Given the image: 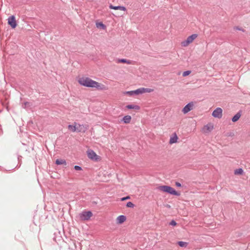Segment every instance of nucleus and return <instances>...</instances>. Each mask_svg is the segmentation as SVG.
Masks as SVG:
<instances>
[{"label": "nucleus", "mask_w": 250, "mask_h": 250, "mask_svg": "<svg viewBox=\"0 0 250 250\" xmlns=\"http://www.w3.org/2000/svg\"><path fill=\"white\" fill-rule=\"evenodd\" d=\"M79 83L84 86L87 87L96 88L98 90H103L104 88V85L101 84L88 77H82L79 79Z\"/></svg>", "instance_id": "1"}, {"label": "nucleus", "mask_w": 250, "mask_h": 250, "mask_svg": "<svg viewBox=\"0 0 250 250\" xmlns=\"http://www.w3.org/2000/svg\"><path fill=\"white\" fill-rule=\"evenodd\" d=\"M158 189L171 195L176 196H179L180 195L179 192L176 191L173 188L168 186H161L159 187Z\"/></svg>", "instance_id": "2"}, {"label": "nucleus", "mask_w": 250, "mask_h": 250, "mask_svg": "<svg viewBox=\"0 0 250 250\" xmlns=\"http://www.w3.org/2000/svg\"><path fill=\"white\" fill-rule=\"evenodd\" d=\"M197 34H193L188 36L186 40L181 42L182 46L184 47L187 46L197 37Z\"/></svg>", "instance_id": "3"}, {"label": "nucleus", "mask_w": 250, "mask_h": 250, "mask_svg": "<svg viewBox=\"0 0 250 250\" xmlns=\"http://www.w3.org/2000/svg\"><path fill=\"white\" fill-rule=\"evenodd\" d=\"M92 216V213L91 211H83L80 214V217L82 220H88Z\"/></svg>", "instance_id": "4"}, {"label": "nucleus", "mask_w": 250, "mask_h": 250, "mask_svg": "<svg viewBox=\"0 0 250 250\" xmlns=\"http://www.w3.org/2000/svg\"><path fill=\"white\" fill-rule=\"evenodd\" d=\"M87 152L88 157L91 160L95 161H98L99 160V157L93 150L88 149Z\"/></svg>", "instance_id": "5"}, {"label": "nucleus", "mask_w": 250, "mask_h": 250, "mask_svg": "<svg viewBox=\"0 0 250 250\" xmlns=\"http://www.w3.org/2000/svg\"><path fill=\"white\" fill-rule=\"evenodd\" d=\"M194 107V102H191L186 104L182 109V112L184 114H186L192 110Z\"/></svg>", "instance_id": "6"}, {"label": "nucleus", "mask_w": 250, "mask_h": 250, "mask_svg": "<svg viewBox=\"0 0 250 250\" xmlns=\"http://www.w3.org/2000/svg\"><path fill=\"white\" fill-rule=\"evenodd\" d=\"M8 23L12 28H15L17 26V22L15 17L14 15L10 16L8 19Z\"/></svg>", "instance_id": "7"}, {"label": "nucleus", "mask_w": 250, "mask_h": 250, "mask_svg": "<svg viewBox=\"0 0 250 250\" xmlns=\"http://www.w3.org/2000/svg\"><path fill=\"white\" fill-rule=\"evenodd\" d=\"M212 115L215 118H221L222 116V109L220 107L216 108L213 111Z\"/></svg>", "instance_id": "8"}, {"label": "nucleus", "mask_w": 250, "mask_h": 250, "mask_svg": "<svg viewBox=\"0 0 250 250\" xmlns=\"http://www.w3.org/2000/svg\"><path fill=\"white\" fill-rule=\"evenodd\" d=\"M126 93L129 96L142 94V88H138L135 90L127 91Z\"/></svg>", "instance_id": "9"}, {"label": "nucleus", "mask_w": 250, "mask_h": 250, "mask_svg": "<svg viewBox=\"0 0 250 250\" xmlns=\"http://www.w3.org/2000/svg\"><path fill=\"white\" fill-rule=\"evenodd\" d=\"M76 128L77 130H76V131L78 132H84L86 129L83 125L80 124L76 125Z\"/></svg>", "instance_id": "10"}, {"label": "nucleus", "mask_w": 250, "mask_h": 250, "mask_svg": "<svg viewBox=\"0 0 250 250\" xmlns=\"http://www.w3.org/2000/svg\"><path fill=\"white\" fill-rule=\"evenodd\" d=\"M109 8L111 9L114 10H121L125 11L126 9L125 6H113L111 4L109 5Z\"/></svg>", "instance_id": "11"}, {"label": "nucleus", "mask_w": 250, "mask_h": 250, "mask_svg": "<svg viewBox=\"0 0 250 250\" xmlns=\"http://www.w3.org/2000/svg\"><path fill=\"white\" fill-rule=\"evenodd\" d=\"M126 216L124 215L119 216L117 218V223L119 224H122L126 220Z\"/></svg>", "instance_id": "12"}, {"label": "nucleus", "mask_w": 250, "mask_h": 250, "mask_svg": "<svg viewBox=\"0 0 250 250\" xmlns=\"http://www.w3.org/2000/svg\"><path fill=\"white\" fill-rule=\"evenodd\" d=\"M241 116V111L238 112L231 119L233 122H237Z\"/></svg>", "instance_id": "13"}, {"label": "nucleus", "mask_w": 250, "mask_h": 250, "mask_svg": "<svg viewBox=\"0 0 250 250\" xmlns=\"http://www.w3.org/2000/svg\"><path fill=\"white\" fill-rule=\"evenodd\" d=\"M55 164L57 165H63L65 166H66L67 163L64 159H58L56 160Z\"/></svg>", "instance_id": "14"}, {"label": "nucleus", "mask_w": 250, "mask_h": 250, "mask_svg": "<svg viewBox=\"0 0 250 250\" xmlns=\"http://www.w3.org/2000/svg\"><path fill=\"white\" fill-rule=\"evenodd\" d=\"M131 120V117L130 115H126L123 117V118L122 119V121L125 124H128L130 122Z\"/></svg>", "instance_id": "15"}, {"label": "nucleus", "mask_w": 250, "mask_h": 250, "mask_svg": "<svg viewBox=\"0 0 250 250\" xmlns=\"http://www.w3.org/2000/svg\"><path fill=\"white\" fill-rule=\"evenodd\" d=\"M126 107L128 109H136V110H139L140 109V107L139 106L137 105H134V104H128L126 106Z\"/></svg>", "instance_id": "16"}, {"label": "nucleus", "mask_w": 250, "mask_h": 250, "mask_svg": "<svg viewBox=\"0 0 250 250\" xmlns=\"http://www.w3.org/2000/svg\"><path fill=\"white\" fill-rule=\"evenodd\" d=\"M117 62L118 63H127V64H131V62L130 60H127L125 59H118Z\"/></svg>", "instance_id": "17"}, {"label": "nucleus", "mask_w": 250, "mask_h": 250, "mask_svg": "<svg viewBox=\"0 0 250 250\" xmlns=\"http://www.w3.org/2000/svg\"><path fill=\"white\" fill-rule=\"evenodd\" d=\"M178 137L176 134V133H174V136L172 137H171L169 141L170 144H173L177 142Z\"/></svg>", "instance_id": "18"}, {"label": "nucleus", "mask_w": 250, "mask_h": 250, "mask_svg": "<svg viewBox=\"0 0 250 250\" xmlns=\"http://www.w3.org/2000/svg\"><path fill=\"white\" fill-rule=\"evenodd\" d=\"M244 173V170L242 168H239L234 170L235 175H241Z\"/></svg>", "instance_id": "19"}, {"label": "nucleus", "mask_w": 250, "mask_h": 250, "mask_svg": "<svg viewBox=\"0 0 250 250\" xmlns=\"http://www.w3.org/2000/svg\"><path fill=\"white\" fill-rule=\"evenodd\" d=\"M178 244L181 247L186 248L187 247L188 243L187 242H183V241H179V242H178Z\"/></svg>", "instance_id": "20"}, {"label": "nucleus", "mask_w": 250, "mask_h": 250, "mask_svg": "<svg viewBox=\"0 0 250 250\" xmlns=\"http://www.w3.org/2000/svg\"><path fill=\"white\" fill-rule=\"evenodd\" d=\"M68 128L69 130H71L72 132L76 131V130H77L76 128V125H69L68 126Z\"/></svg>", "instance_id": "21"}, {"label": "nucleus", "mask_w": 250, "mask_h": 250, "mask_svg": "<svg viewBox=\"0 0 250 250\" xmlns=\"http://www.w3.org/2000/svg\"><path fill=\"white\" fill-rule=\"evenodd\" d=\"M96 26L97 27H101V28L104 29L106 28L105 25L102 22L97 23Z\"/></svg>", "instance_id": "22"}, {"label": "nucleus", "mask_w": 250, "mask_h": 250, "mask_svg": "<svg viewBox=\"0 0 250 250\" xmlns=\"http://www.w3.org/2000/svg\"><path fill=\"white\" fill-rule=\"evenodd\" d=\"M152 91H153V90L150 88H144V87L142 88V94L145 92H150Z\"/></svg>", "instance_id": "23"}, {"label": "nucleus", "mask_w": 250, "mask_h": 250, "mask_svg": "<svg viewBox=\"0 0 250 250\" xmlns=\"http://www.w3.org/2000/svg\"><path fill=\"white\" fill-rule=\"evenodd\" d=\"M213 127L212 125H207L204 126V129H207L208 131H210L213 129Z\"/></svg>", "instance_id": "24"}, {"label": "nucleus", "mask_w": 250, "mask_h": 250, "mask_svg": "<svg viewBox=\"0 0 250 250\" xmlns=\"http://www.w3.org/2000/svg\"><path fill=\"white\" fill-rule=\"evenodd\" d=\"M190 73H191V71H190V70H187V71H184L183 73L182 76L183 77H186V76H187L188 75H189Z\"/></svg>", "instance_id": "25"}, {"label": "nucleus", "mask_w": 250, "mask_h": 250, "mask_svg": "<svg viewBox=\"0 0 250 250\" xmlns=\"http://www.w3.org/2000/svg\"><path fill=\"white\" fill-rule=\"evenodd\" d=\"M126 206L128 208H133L134 207V204L132 203L131 202H127Z\"/></svg>", "instance_id": "26"}, {"label": "nucleus", "mask_w": 250, "mask_h": 250, "mask_svg": "<svg viewBox=\"0 0 250 250\" xmlns=\"http://www.w3.org/2000/svg\"><path fill=\"white\" fill-rule=\"evenodd\" d=\"M30 105V103L28 102H25L23 103V104L22 105V107L23 108H26L27 106Z\"/></svg>", "instance_id": "27"}, {"label": "nucleus", "mask_w": 250, "mask_h": 250, "mask_svg": "<svg viewBox=\"0 0 250 250\" xmlns=\"http://www.w3.org/2000/svg\"><path fill=\"white\" fill-rule=\"evenodd\" d=\"M74 168L76 170H82V167L79 166H75L74 167Z\"/></svg>", "instance_id": "28"}, {"label": "nucleus", "mask_w": 250, "mask_h": 250, "mask_svg": "<svg viewBox=\"0 0 250 250\" xmlns=\"http://www.w3.org/2000/svg\"><path fill=\"white\" fill-rule=\"evenodd\" d=\"M177 224V223L174 221V220H172L170 223H169V225H171V226H176Z\"/></svg>", "instance_id": "29"}, {"label": "nucleus", "mask_w": 250, "mask_h": 250, "mask_svg": "<svg viewBox=\"0 0 250 250\" xmlns=\"http://www.w3.org/2000/svg\"><path fill=\"white\" fill-rule=\"evenodd\" d=\"M130 199V197L129 196H126V197H122L121 199V200L122 201H125L127 199Z\"/></svg>", "instance_id": "30"}, {"label": "nucleus", "mask_w": 250, "mask_h": 250, "mask_svg": "<svg viewBox=\"0 0 250 250\" xmlns=\"http://www.w3.org/2000/svg\"><path fill=\"white\" fill-rule=\"evenodd\" d=\"M175 185L177 187H181V184L180 183L177 182L175 183Z\"/></svg>", "instance_id": "31"}, {"label": "nucleus", "mask_w": 250, "mask_h": 250, "mask_svg": "<svg viewBox=\"0 0 250 250\" xmlns=\"http://www.w3.org/2000/svg\"><path fill=\"white\" fill-rule=\"evenodd\" d=\"M18 159L19 162H20L22 159V157L21 156H19Z\"/></svg>", "instance_id": "32"}, {"label": "nucleus", "mask_w": 250, "mask_h": 250, "mask_svg": "<svg viewBox=\"0 0 250 250\" xmlns=\"http://www.w3.org/2000/svg\"><path fill=\"white\" fill-rule=\"evenodd\" d=\"M235 28H236V29L238 30H242L241 29V28H239L238 27H236Z\"/></svg>", "instance_id": "33"}]
</instances>
